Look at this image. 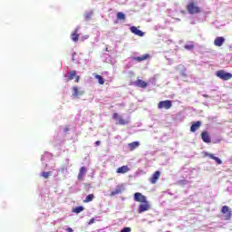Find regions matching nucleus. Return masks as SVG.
Listing matches in <instances>:
<instances>
[{
  "instance_id": "1",
  "label": "nucleus",
  "mask_w": 232,
  "mask_h": 232,
  "mask_svg": "<svg viewBox=\"0 0 232 232\" xmlns=\"http://www.w3.org/2000/svg\"><path fill=\"white\" fill-rule=\"evenodd\" d=\"M186 10L190 14V15H195L202 12V9L198 6V2L197 0H188V3L186 5Z\"/></svg>"
},
{
  "instance_id": "2",
  "label": "nucleus",
  "mask_w": 232,
  "mask_h": 232,
  "mask_svg": "<svg viewBox=\"0 0 232 232\" xmlns=\"http://www.w3.org/2000/svg\"><path fill=\"white\" fill-rule=\"evenodd\" d=\"M216 75L218 77V79H221L222 81H229L230 79H232L231 72H227L224 70L217 71Z\"/></svg>"
},
{
  "instance_id": "3",
  "label": "nucleus",
  "mask_w": 232,
  "mask_h": 232,
  "mask_svg": "<svg viewBox=\"0 0 232 232\" xmlns=\"http://www.w3.org/2000/svg\"><path fill=\"white\" fill-rule=\"evenodd\" d=\"M150 209H151V204H150V201H143L138 207V213H144L146 211H150Z\"/></svg>"
},
{
  "instance_id": "4",
  "label": "nucleus",
  "mask_w": 232,
  "mask_h": 232,
  "mask_svg": "<svg viewBox=\"0 0 232 232\" xmlns=\"http://www.w3.org/2000/svg\"><path fill=\"white\" fill-rule=\"evenodd\" d=\"M173 106L171 103V101L166 100V101H161L158 103V109L159 110H169Z\"/></svg>"
},
{
  "instance_id": "5",
  "label": "nucleus",
  "mask_w": 232,
  "mask_h": 232,
  "mask_svg": "<svg viewBox=\"0 0 232 232\" xmlns=\"http://www.w3.org/2000/svg\"><path fill=\"white\" fill-rule=\"evenodd\" d=\"M134 200L135 202H140V204H141L142 202L148 201V198H146V196L142 195L140 192H136L134 194Z\"/></svg>"
},
{
  "instance_id": "6",
  "label": "nucleus",
  "mask_w": 232,
  "mask_h": 232,
  "mask_svg": "<svg viewBox=\"0 0 232 232\" xmlns=\"http://www.w3.org/2000/svg\"><path fill=\"white\" fill-rule=\"evenodd\" d=\"M112 119H114V121H118V124H120V126H126V124L128 123V121L121 118L119 116V113L117 112H114L113 115H112Z\"/></svg>"
},
{
  "instance_id": "7",
  "label": "nucleus",
  "mask_w": 232,
  "mask_h": 232,
  "mask_svg": "<svg viewBox=\"0 0 232 232\" xmlns=\"http://www.w3.org/2000/svg\"><path fill=\"white\" fill-rule=\"evenodd\" d=\"M159 179H160V171L157 170L151 175V177L149 179V181L150 184H157Z\"/></svg>"
},
{
  "instance_id": "8",
  "label": "nucleus",
  "mask_w": 232,
  "mask_h": 232,
  "mask_svg": "<svg viewBox=\"0 0 232 232\" xmlns=\"http://www.w3.org/2000/svg\"><path fill=\"white\" fill-rule=\"evenodd\" d=\"M73 79H75L74 82H79V79H81V78L79 76H77V72L69 71L67 82H68V81H73Z\"/></svg>"
},
{
  "instance_id": "9",
  "label": "nucleus",
  "mask_w": 232,
  "mask_h": 232,
  "mask_svg": "<svg viewBox=\"0 0 232 232\" xmlns=\"http://www.w3.org/2000/svg\"><path fill=\"white\" fill-rule=\"evenodd\" d=\"M221 213L225 215V220H229V218H231V212L229 211V207L223 206L221 208Z\"/></svg>"
},
{
  "instance_id": "10",
  "label": "nucleus",
  "mask_w": 232,
  "mask_h": 232,
  "mask_svg": "<svg viewBox=\"0 0 232 232\" xmlns=\"http://www.w3.org/2000/svg\"><path fill=\"white\" fill-rule=\"evenodd\" d=\"M201 139H202L203 142H206L207 144H210V142H211V137L209 136L208 131H202Z\"/></svg>"
},
{
  "instance_id": "11",
  "label": "nucleus",
  "mask_w": 232,
  "mask_h": 232,
  "mask_svg": "<svg viewBox=\"0 0 232 232\" xmlns=\"http://www.w3.org/2000/svg\"><path fill=\"white\" fill-rule=\"evenodd\" d=\"M203 157H208L209 159H212V160H215V162H217V164H222V160L216 157L215 155L208 153V152H204L203 153Z\"/></svg>"
},
{
  "instance_id": "12",
  "label": "nucleus",
  "mask_w": 232,
  "mask_h": 232,
  "mask_svg": "<svg viewBox=\"0 0 232 232\" xmlns=\"http://www.w3.org/2000/svg\"><path fill=\"white\" fill-rule=\"evenodd\" d=\"M130 30L131 34H134V35H138V37H144V32L139 30L137 26H131Z\"/></svg>"
},
{
  "instance_id": "13",
  "label": "nucleus",
  "mask_w": 232,
  "mask_h": 232,
  "mask_svg": "<svg viewBox=\"0 0 232 232\" xmlns=\"http://www.w3.org/2000/svg\"><path fill=\"white\" fill-rule=\"evenodd\" d=\"M134 85H136L138 88H148V82L138 79L136 82H134Z\"/></svg>"
},
{
  "instance_id": "14",
  "label": "nucleus",
  "mask_w": 232,
  "mask_h": 232,
  "mask_svg": "<svg viewBox=\"0 0 232 232\" xmlns=\"http://www.w3.org/2000/svg\"><path fill=\"white\" fill-rule=\"evenodd\" d=\"M226 43V39L222 36H218L215 39L214 44L215 46H222Z\"/></svg>"
},
{
  "instance_id": "15",
  "label": "nucleus",
  "mask_w": 232,
  "mask_h": 232,
  "mask_svg": "<svg viewBox=\"0 0 232 232\" xmlns=\"http://www.w3.org/2000/svg\"><path fill=\"white\" fill-rule=\"evenodd\" d=\"M122 191H124V188L118 186L116 187V188L111 192L110 196L111 197H115V195H121V193H122Z\"/></svg>"
},
{
  "instance_id": "16",
  "label": "nucleus",
  "mask_w": 232,
  "mask_h": 232,
  "mask_svg": "<svg viewBox=\"0 0 232 232\" xmlns=\"http://www.w3.org/2000/svg\"><path fill=\"white\" fill-rule=\"evenodd\" d=\"M200 126H202L201 121H196V122L192 123V125L190 127V131L192 133H195V131H197V130H198V128H200Z\"/></svg>"
},
{
  "instance_id": "17",
  "label": "nucleus",
  "mask_w": 232,
  "mask_h": 232,
  "mask_svg": "<svg viewBox=\"0 0 232 232\" xmlns=\"http://www.w3.org/2000/svg\"><path fill=\"white\" fill-rule=\"evenodd\" d=\"M128 171H130V167H128V165H123L120 168L117 169L116 173H128Z\"/></svg>"
},
{
  "instance_id": "18",
  "label": "nucleus",
  "mask_w": 232,
  "mask_h": 232,
  "mask_svg": "<svg viewBox=\"0 0 232 232\" xmlns=\"http://www.w3.org/2000/svg\"><path fill=\"white\" fill-rule=\"evenodd\" d=\"M71 39L72 41H73L74 43H77V41H79V29L76 28L72 34H71Z\"/></svg>"
},
{
  "instance_id": "19",
  "label": "nucleus",
  "mask_w": 232,
  "mask_h": 232,
  "mask_svg": "<svg viewBox=\"0 0 232 232\" xmlns=\"http://www.w3.org/2000/svg\"><path fill=\"white\" fill-rule=\"evenodd\" d=\"M140 146V142L139 141H134L128 144L130 151H134V150H137V148H139Z\"/></svg>"
},
{
  "instance_id": "20",
  "label": "nucleus",
  "mask_w": 232,
  "mask_h": 232,
  "mask_svg": "<svg viewBox=\"0 0 232 232\" xmlns=\"http://www.w3.org/2000/svg\"><path fill=\"white\" fill-rule=\"evenodd\" d=\"M147 59H150V54L134 57V61H137L138 63H142V61H146Z\"/></svg>"
},
{
  "instance_id": "21",
  "label": "nucleus",
  "mask_w": 232,
  "mask_h": 232,
  "mask_svg": "<svg viewBox=\"0 0 232 232\" xmlns=\"http://www.w3.org/2000/svg\"><path fill=\"white\" fill-rule=\"evenodd\" d=\"M72 92L73 97H80V95H82V93H84V92H80L79 88L77 87H72Z\"/></svg>"
},
{
  "instance_id": "22",
  "label": "nucleus",
  "mask_w": 232,
  "mask_h": 232,
  "mask_svg": "<svg viewBox=\"0 0 232 232\" xmlns=\"http://www.w3.org/2000/svg\"><path fill=\"white\" fill-rule=\"evenodd\" d=\"M84 175H86V169L84 167H82L80 169V172H79V175H78V179L82 180V177H84Z\"/></svg>"
},
{
  "instance_id": "23",
  "label": "nucleus",
  "mask_w": 232,
  "mask_h": 232,
  "mask_svg": "<svg viewBox=\"0 0 232 232\" xmlns=\"http://www.w3.org/2000/svg\"><path fill=\"white\" fill-rule=\"evenodd\" d=\"M116 17L119 21H124L126 19V14H124L122 12H119L117 13Z\"/></svg>"
},
{
  "instance_id": "24",
  "label": "nucleus",
  "mask_w": 232,
  "mask_h": 232,
  "mask_svg": "<svg viewBox=\"0 0 232 232\" xmlns=\"http://www.w3.org/2000/svg\"><path fill=\"white\" fill-rule=\"evenodd\" d=\"M82 211H84V207L80 206L72 208V213L79 214Z\"/></svg>"
},
{
  "instance_id": "25",
  "label": "nucleus",
  "mask_w": 232,
  "mask_h": 232,
  "mask_svg": "<svg viewBox=\"0 0 232 232\" xmlns=\"http://www.w3.org/2000/svg\"><path fill=\"white\" fill-rule=\"evenodd\" d=\"M95 79H97L99 84H104V78H102V76L96 74Z\"/></svg>"
},
{
  "instance_id": "26",
  "label": "nucleus",
  "mask_w": 232,
  "mask_h": 232,
  "mask_svg": "<svg viewBox=\"0 0 232 232\" xmlns=\"http://www.w3.org/2000/svg\"><path fill=\"white\" fill-rule=\"evenodd\" d=\"M50 175H52V172H50V171L42 172V177H44V179H48L50 177Z\"/></svg>"
},
{
  "instance_id": "27",
  "label": "nucleus",
  "mask_w": 232,
  "mask_h": 232,
  "mask_svg": "<svg viewBox=\"0 0 232 232\" xmlns=\"http://www.w3.org/2000/svg\"><path fill=\"white\" fill-rule=\"evenodd\" d=\"M195 48V45L193 44H186L184 45L185 50H193Z\"/></svg>"
},
{
  "instance_id": "28",
  "label": "nucleus",
  "mask_w": 232,
  "mask_h": 232,
  "mask_svg": "<svg viewBox=\"0 0 232 232\" xmlns=\"http://www.w3.org/2000/svg\"><path fill=\"white\" fill-rule=\"evenodd\" d=\"M93 198H95V196H93V194L88 195V202H92V200H93Z\"/></svg>"
},
{
  "instance_id": "29",
  "label": "nucleus",
  "mask_w": 232,
  "mask_h": 232,
  "mask_svg": "<svg viewBox=\"0 0 232 232\" xmlns=\"http://www.w3.org/2000/svg\"><path fill=\"white\" fill-rule=\"evenodd\" d=\"M95 223V218H92V219H90V221H89V225L90 224H94Z\"/></svg>"
},
{
  "instance_id": "30",
  "label": "nucleus",
  "mask_w": 232,
  "mask_h": 232,
  "mask_svg": "<svg viewBox=\"0 0 232 232\" xmlns=\"http://www.w3.org/2000/svg\"><path fill=\"white\" fill-rule=\"evenodd\" d=\"M66 231H67V232H73V229H72V227H67V228H66Z\"/></svg>"
},
{
  "instance_id": "31",
  "label": "nucleus",
  "mask_w": 232,
  "mask_h": 232,
  "mask_svg": "<svg viewBox=\"0 0 232 232\" xmlns=\"http://www.w3.org/2000/svg\"><path fill=\"white\" fill-rule=\"evenodd\" d=\"M96 146H101V141H96Z\"/></svg>"
},
{
  "instance_id": "32",
  "label": "nucleus",
  "mask_w": 232,
  "mask_h": 232,
  "mask_svg": "<svg viewBox=\"0 0 232 232\" xmlns=\"http://www.w3.org/2000/svg\"><path fill=\"white\" fill-rule=\"evenodd\" d=\"M75 56V53L72 54V61H75V59L73 58Z\"/></svg>"
},
{
  "instance_id": "33",
  "label": "nucleus",
  "mask_w": 232,
  "mask_h": 232,
  "mask_svg": "<svg viewBox=\"0 0 232 232\" xmlns=\"http://www.w3.org/2000/svg\"><path fill=\"white\" fill-rule=\"evenodd\" d=\"M84 202H88V197H86V198H85Z\"/></svg>"
},
{
  "instance_id": "34",
  "label": "nucleus",
  "mask_w": 232,
  "mask_h": 232,
  "mask_svg": "<svg viewBox=\"0 0 232 232\" xmlns=\"http://www.w3.org/2000/svg\"><path fill=\"white\" fill-rule=\"evenodd\" d=\"M203 97H208V95H204Z\"/></svg>"
}]
</instances>
